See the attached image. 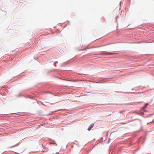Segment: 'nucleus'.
<instances>
[{
	"label": "nucleus",
	"mask_w": 154,
	"mask_h": 154,
	"mask_svg": "<svg viewBox=\"0 0 154 154\" xmlns=\"http://www.w3.org/2000/svg\"><path fill=\"white\" fill-rule=\"evenodd\" d=\"M94 126V124H92L91 125H90V126H89V127L88 128V131H90L92 128Z\"/></svg>",
	"instance_id": "1"
},
{
	"label": "nucleus",
	"mask_w": 154,
	"mask_h": 154,
	"mask_svg": "<svg viewBox=\"0 0 154 154\" xmlns=\"http://www.w3.org/2000/svg\"><path fill=\"white\" fill-rule=\"evenodd\" d=\"M148 105V103H146L145 105V107L146 106H147Z\"/></svg>",
	"instance_id": "2"
},
{
	"label": "nucleus",
	"mask_w": 154,
	"mask_h": 154,
	"mask_svg": "<svg viewBox=\"0 0 154 154\" xmlns=\"http://www.w3.org/2000/svg\"><path fill=\"white\" fill-rule=\"evenodd\" d=\"M118 16H117L116 17V21H117V18L118 17Z\"/></svg>",
	"instance_id": "3"
}]
</instances>
